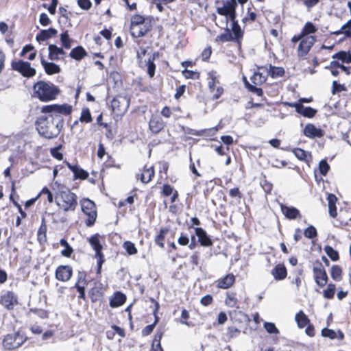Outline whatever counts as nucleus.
<instances>
[{"instance_id": "obj_40", "label": "nucleus", "mask_w": 351, "mask_h": 351, "mask_svg": "<svg viewBox=\"0 0 351 351\" xmlns=\"http://www.w3.org/2000/svg\"><path fill=\"white\" fill-rule=\"evenodd\" d=\"M145 24H150L149 22L143 16L136 14L131 19L130 25H141Z\"/></svg>"}, {"instance_id": "obj_35", "label": "nucleus", "mask_w": 351, "mask_h": 351, "mask_svg": "<svg viewBox=\"0 0 351 351\" xmlns=\"http://www.w3.org/2000/svg\"><path fill=\"white\" fill-rule=\"evenodd\" d=\"M232 22V30L234 35L235 38L237 39V41L239 43V39L243 36V32L239 25L237 21H236V17L234 18V19H230Z\"/></svg>"}, {"instance_id": "obj_49", "label": "nucleus", "mask_w": 351, "mask_h": 351, "mask_svg": "<svg viewBox=\"0 0 351 351\" xmlns=\"http://www.w3.org/2000/svg\"><path fill=\"white\" fill-rule=\"evenodd\" d=\"M304 234L306 238L313 239L317 237V230L314 226H310L304 230Z\"/></svg>"}, {"instance_id": "obj_54", "label": "nucleus", "mask_w": 351, "mask_h": 351, "mask_svg": "<svg viewBox=\"0 0 351 351\" xmlns=\"http://www.w3.org/2000/svg\"><path fill=\"white\" fill-rule=\"evenodd\" d=\"M182 73L186 78L198 79L199 77V73L198 72L193 71L188 69L184 70Z\"/></svg>"}, {"instance_id": "obj_55", "label": "nucleus", "mask_w": 351, "mask_h": 351, "mask_svg": "<svg viewBox=\"0 0 351 351\" xmlns=\"http://www.w3.org/2000/svg\"><path fill=\"white\" fill-rule=\"evenodd\" d=\"M322 335L325 337H328L331 339H334L337 337L336 332L331 329L324 328L322 330Z\"/></svg>"}, {"instance_id": "obj_16", "label": "nucleus", "mask_w": 351, "mask_h": 351, "mask_svg": "<svg viewBox=\"0 0 351 351\" xmlns=\"http://www.w3.org/2000/svg\"><path fill=\"white\" fill-rule=\"evenodd\" d=\"M303 132L306 136L310 138H320L324 136L323 130L311 123H308L304 127Z\"/></svg>"}, {"instance_id": "obj_3", "label": "nucleus", "mask_w": 351, "mask_h": 351, "mask_svg": "<svg viewBox=\"0 0 351 351\" xmlns=\"http://www.w3.org/2000/svg\"><path fill=\"white\" fill-rule=\"evenodd\" d=\"M60 198L62 203H58V204L64 211H73L75 210L77 205V197L75 193L69 189L62 191L60 192Z\"/></svg>"}, {"instance_id": "obj_47", "label": "nucleus", "mask_w": 351, "mask_h": 351, "mask_svg": "<svg viewBox=\"0 0 351 351\" xmlns=\"http://www.w3.org/2000/svg\"><path fill=\"white\" fill-rule=\"evenodd\" d=\"M335 291V285L333 284H329L326 290L324 291V296L326 298L331 299L333 298Z\"/></svg>"}, {"instance_id": "obj_8", "label": "nucleus", "mask_w": 351, "mask_h": 351, "mask_svg": "<svg viewBox=\"0 0 351 351\" xmlns=\"http://www.w3.org/2000/svg\"><path fill=\"white\" fill-rule=\"evenodd\" d=\"M130 104V98L127 95H119L112 99L111 106L114 112L122 114L128 110Z\"/></svg>"}, {"instance_id": "obj_10", "label": "nucleus", "mask_w": 351, "mask_h": 351, "mask_svg": "<svg viewBox=\"0 0 351 351\" xmlns=\"http://www.w3.org/2000/svg\"><path fill=\"white\" fill-rule=\"evenodd\" d=\"M12 68L24 77H30L36 74L35 69L31 67L30 64L27 62L22 60L13 61L12 62Z\"/></svg>"}, {"instance_id": "obj_22", "label": "nucleus", "mask_w": 351, "mask_h": 351, "mask_svg": "<svg viewBox=\"0 0 351 351\" xmlns=\"http://www.w3.org/2000/svg\"><path fill=\"white\" fill-rule=\"evenodd\" d=\"M271 274L277 280H283L287 274V269L283 265L278 264L272 269Z\"/></svg>"}, {"instance_id": "obj_25", "label": "nucleus", "mask_w": 351, "mask_h": 351, "mask_svg": "<svg viewBox=\"0 0 351 351\" xmlns=\"http://www.w3.org/2000/svg\"><path fill=\"white\" fill-rule=\"evenodd\" d=\"M125 300L126 296L123 293L117 292L110 300V306L112 308L120 306L125 303Z\"/></svg>"}, {"instance_id": "obj_34", "label": "nucleus", "mask_w": 351, "mask_h": 351, "mask_svg": "<svg viewBox=\"0 0 351 351\" xmlns=\"http://www.w3.org/2000/svg\"><path fill=\"white\" fill-rule=\"evenodd\" d=\"M29 53L26 58L29 60H33L36 58V52L34 49L33 45H25L23 50L21 51V56L25 57L26 54Z\"/></svg>"}, {"instance_id": "obj_58", "label": "nucleus", "mask_w": 351, "mask_h": 351, "mask_svg": "<svg viewBox=\"0 0 351 351\" xmlns=\"http://www.w3.org/2000/svg\"><path fill=\"white\" fill-rule=\"evenodd\" d=\"M75 287L79 293V298L85 300V287L84 285H79V283H75Z\"/></svg>"}, {"instance_id": "obj_39", "label": "nucleus", "mask_w": 351, "mask_h": 351, "mask_svg": "<svg viewBox=\"0 0 351 351\" xmlns=\"http://www.w3.org/2000/svg\"><path fill=\"white\" fill-rule=\"evenodd\" d=\"M60 244L64 247V249L61 252L62 255L66 257H70L73 253V249L68 242L64 239H62L60 241Z\"/></svg>"}, {"instance_id": "obj_41", "label": "nucleus", "mask_w": 351, "mask_h": 351, "mask_svg": "<svg viewBox=\"0 0 351 351\" xmlns=\"http://www.w3.org/2000/svg\"><path fill=\"white\" fill-rule=\"evenodd\" d=\"M324 252L332 261H337L339 260V256L338 252L335 250L331 246H325Z\"/></svg>"}, {"instance_id": "obj_59", "label": "nucleus", "mask_w": 351, "mask_h": 351, "mask_svg": "<svg viewBox=\"0 0 351 351\" xmlns=\"http://www.w3.org/2000/svg\"><path fill=\"white\" fill-rule=\"evenodd\" d=\"M151 52L152 50L149 49V47H147V48H140V49L137 51V58L138 59H142L146 55V53H148V55H149Z\"/></svg>"}, {"instance_id": "obj_52", "label": "nucleus", "mask_w": 351, "mask_h": 351, "mask_svg": "<svg viewBox=\"0 0 351 351\" xmlns=\"http://www.w3.org/2000/svg\"><path fill=\"white\" fill-rule=\"evenodd\" d=\"M330 169V166L325 160H322L319 164V171L322 176H326Z\"/></svg>"}, {"instance_id": "obj_36", "label": "nucleus", "mask_w": 351, "mask_h": 351, "mask_svg": "<svg viewBox=\"0 0 351 351\" xmlns=\"http://www.w3.org/2000/svg\"><path fill=\"white\" fill-rule=\"evenodd\" d=\"M86 53L81 45H77L75 48L73 49L70 53L71 58L79 60L82 59Z\"/></svg>"}, {"instance_id": "obj_17", "label": "nucleus", "mask_w": 351, "mask_h": 351, "mask_svg": "<svg viewBox=\"0 0 351 351\" xmlns=\"http://www.w3.org/2000/svg\"><path fill=\"white\" fill-rule=\"evenodd\" d=\"M165 124L162 118L159 116H153L149 122V126L151 131L154 133H158L165 127Z\"/></svg>"}, {"instance_id": "obj_53", "label": "nucleus", "mask_w": 351, "mask_h": 351, "mask_svg": "<svg viewBox=\"0 0 351 351\" xmlns=\"http://www.w3.org/2000/svg\"><path fill=\"white\" fill-rule=\"evenodd\" d=\"M158 318L156 316V319H155L154 323L152 324H150V325H148V326H145L143 329L142 334H143V336H147V335H150L152 332V331H153V330H154L156 323L158 322Z\"/></svg>"}, {"instance_id": "obj_15", "label": "nucleus", "mask_w": 351, "mask_h": 351, "mask_svg": "<svg viewBox=\"0 0 351 351\" xmlns=\"http://www.w3.org/2000/svg\"><path fill=\"white\" fill-rule=\"evenodd\" d=\"M268 75L267 66H261L258 67V71L251 77V80L255 85L261 84L265 82Z\"/></svg>"}, {"instance_id": "obj_13", "label": "nucleus", "mask_w": 351, "mask_h": 351, "mask_svg": "<svg viewBox=\"0 0 351 351\" xmlns=\"http://www.w3.org/2000/svg\"><path fill=\"white\" fill-rule=\"evenodd\" d=\"M0 303L7 309H12L17 304V297L12 291H7L1 295Z\"/></svg>"}, {"instance_id": "obj_38", "label": "nucleus", "mask_w": 351, "mask_h": 351, "mask_svg": "<svg viewBox=\"0 0 351 351\" xmlns=\"http://www.w3.org/2000/svg\"><path fill=\"white\" fill-rule=\"evenodd\" d=\"M333 58H337L341 60L343 62L350 63L351 62V52L341 51L332 56Z\"/></svg>"}, {"instance_id": "obj_24", "label": "nucleus", "mask_w": 351, "mask_h": 351, "mask_svg": "<svg viewBox=\"0 0 351 351\" xmlns=\"http://www.w3.org/2000/svg\"><path fill=\"white\" fill-rule=\"evenodd\" d=\"M281 210L287 218L289 219H295L298 217H300V211L295 207H289L281 205Z\"/></svg>"}, {"instance_id": "obj_20", "label": "nucleus", "mask_w": 351, "mask_h": 351, "mask_svg": "<svg viewBox=\"0 0 351 351\" xmlns=\"http://www.w3.org/2000/svg\"><path fill=\"white\" fill-rule=\"evenodd\" d=\"M64 52L62 48L58 47L57 45H49V58L51 60H58L62 59Z\"/></svg>"}, {"instance_id": "obj_7", "label": "nucleus", "mask_w": 351, "mask_h": 351, "mask_svg": "<svg viewBox=\"0 0 351 351\" xmlns=\"http://www.w3.org/2000/svg\"><path fill=\"white\" fill-rule=\"evenodd\" d=\"M99 237L100 235L97 233L88 238V242L92 248L95 251V258L97 259V274L101 273L102 265L105 261L104 256L101 252L103 247L100 243Z\"/></svg>"}, {"instance_id": "obj_9", "label": "nucleus", "mask_w": 351, "mask_h": 351, "mask_svg": "<svg viewBox=\"0 0 351 351\" xmlns=\"http://www.w3.org/2000/svg\"><path fill=\"white\" fill-rule=\"evenodd\" d=\"M25 340L19 332L8 334L3 340V347L6 350H14L21 346Z\"/></svg>"}, {"instance_id": "obj_48", "label": "nucleus", "mask_w": 351, "mask_h": 351, "mask_svg": "<svg viewBox=\"0 0 351 351\" xmlns=\"http://www.w3.org/2000/svg\"><path fill=\"white\" fill-rule=\"evenodd\" d=\"M80 121L82 122L90 123L92 121V117L88 108L83 109L81 113Z\"/></svg>"}, {"instance_id": "obj_45", "label": "nucleus", "mask_w": 351, "mask_h": 351, "mask_svg": "<svg viewBox=\"0 0 351 351\" xmlns=\"http://www.w3.org/2000/svg\"><path fill=\"white\" fill-rule=\"evenodd\" d=\"M167 233V230L161 229L160 230L159 234L155 238V242L157 245H158L160 247H164V239L165 237V234Z\"/></svg>"}, {"instance_id": "obj_27", "label": "nucleus", "mask_w": 351, "mask_h": 351, "mask_svg": "<svg viewBox=\"0 0 351 351\" xmlns=\"http://www.w3.org/2000/svg\"><path fill=\"white\" fill-rule=\"evenodd\" d=\"M94 285V287H93L90 291L91 300L93 302L97 300V299L102 295L101 292L102 289V284L99 282H95Z\"/></svg>"}, {"instance_id": "obj_31", "label": "nucleus", "mask_w": 351, "mask_h": 351, "mask_svg": "<svg viewBox=\"0 0 351 351\" xmlns=\"http://www.w3.org/2000/svg\"><path fill=\"white\" fill-rule=\"evenodd\" d=\"M57 33L55 29L50 28L47 30H43L36 37L38 42L45 41L47 38L52 37Z\"/></svg>"}, {"instance_id": "obj_12", "label": "nucleus", "mask_w": 351, "mask_h": 351, "mask_svg": "<svg viewBox=\"0 0 351 351\" xmlns=\"http://www.w3.org/2000/svg\"><path fill=\"white\" fill-rule=\"evenodd\" d=\"M73 269L69 265H60L56 270V278L62 282L69 280L72 276Z\"/></svg>"}, {"instance_id": "obj_30", "label": "nucleus", "mask_w": 351, "mask_h": 351, "mask_svg": "<svg viewBox=\"0 0 351 351\" xmlns=\"http://www.w3.org/2000/svg\"><path fill=\"white\" fill-rule=\"evenodd\" d=\"M241 331L234 326H229L227 328V332L223 335L225 341H229L231 339L235 338L239 336Z\"/></svg>"}, {"instance_id": "obj_5", "label": "nucleus", "mask_w": 351, "mask_h": 351, "mask_svg": "<svg viewBox=\"0 0 351 351\" xmlns=\"http://www.w3.org/2000/svg\"><path fill=\"white\" fill-rule=\"evenodd\" d=\"M315 32L316 28L313 23H306L301 33L292 38V41L293 43L300 41V44H314L316 40L312 34Z\"/></svg>"}, {"instance_id": "obj_18", "label": "nucleus", "mask_w": 351, "mask_h": 351, "mask_svg": "<svg viewBox=\"0 0 351 351\" xmlns=\"http://www.w3.org/2000/svg\"><path fill=\"white\" fill-rule=\"evenodd\" d=\"M195 234L198 238V241L201 245L204 247H209L213 245L212 240L208 236L206 232L202 228H195Z\"/></svg>"}, {"instance_id": "obj_43", "label": "nucleus", "mask_w": 351, "mask_h": 351, "mask_svg": "<svg viewBox=\"0 0 351 351\" xmlns=\"http://www.w3.org/2000/svg\"><path fill=\"white\" fill-rule=\"evenodd\" d=\"M75 171H73V175H74L75 179L85 180L88 176V173L87 171H86L85 170H84L83 169H82L79 165H77L75 167Z\"/></svg>"}, {"instance_id": "obj_26", "label": "nucleus", "mask_w": 351, "mask_h": 351, "mask_svg": "<svg viewBox=\"0 0 351 351\" xmlns=\"http://www.w3.org/2000/svg\"><path fill=\"white\" fill-rule=\"evenodd\" d=\"M41 64L43 66L45 72L49 75L58 73L60 71L59 66L53 62H48L45 60L42 59Z\"/></svg>"}, {"instance_id": "obj_23", "label": "nucleus", "mask_w": 351, "mask_h": 351, "mask_svg": "<svg viewBox=\"0 0 351 351\" xmlns=\"http://www.w3.org/2000/svg\"><path fill=\"white\" fill-rule=\"evenodd\" d=\"M235 281V277L233 274H227L223 278L219 280L217 286L218 287L223 289L230 287Z\"/></svg>"}, {"instance_id": "obj_19", "label": "nucleus", "mask_w": 351, "mask_h": 351, "mask_svg": "<svg viewBox=\"0 0 351 351\" xmlns=\"http://www.w3.org/2000/svg\"><path fill=\"white\" fill-rule=\"evenodd\" d=\"M150 29V24L141 25H130L131 35L134 38L144 36Z\"/></svg>"}, {"instance_id": "obj_28", "label": "nucleus", "mask_w": 351, "mask_h": 351, "mask_svg": "<svg viewBox=\"0 0 351 351\" xmlns=\"http://www.w3.org/2000/svg\"><path fill=\"white\" fill-rule=\"evenodd\" d=\"M267 71L269 75L273 78L282 77L285 74V69L282 67L274 66L271 64L267 66Z\"/></svg>"}, {"instance_id": "obj_61", "label": "nucleus", "mask_w": 351, "mask_h": 351, "mask_svg": "<svg viewBox=\"0 0 351 351\" xmlns=\"http://www.w3.org/2000/svg\"><path fill=\"white\" fill-rule=\"evenodd\" d=\"M178 243L180 245H187L189 243V239L186 234L182 233L178 239Z\"/></svg>"}, {"instance_id": "obj_51", "label": "nucleus", "mask_w": 351, "mask_h": 351, "mask_svg": "<svg viewBox=\"0 0 351 351\" xmlns=\"http://www.w3.org/2000/svg\"><path fill=\"white\" fill-rule=\"evenodd\" d=\"M264 328L267 332L269 334H278L279 330L276 328L275 324L271 322H265L264 324Z\"/></svg>"}, {"instance_id": "obj_44", "label": "nucleus", "mask_w": 351, "mask_h": 351, "mask_svg": "<svg viewBox=\"0 0 351 351\" xmlns=\"http://www.w3.org/2000/svg\"><path fill=\"white\" fill-rule=\"evenodd\" d=\"M208 88L211 92H214L215 84L218 82L216 76V73L215 71H211L208 73Z\"/></svg>"}, {"instance_id": "obj_1", "label": "nucleus", "mask_w": 351, "mask_h": 351, "mask_svg": "<svg viewBox=\"0 0 351 351\" xmlns=\"http://www.w3.org/2000/svg\"><path fill=\"white\" fill-rule=\"evenodd\" d=\"M72 108L68 104L47 105L42 108L35 125L38 134L48 139L56 138L64 127V116L71 114Z\"/></svg>"}, {"instance_id": "obj_42", "label": "nucleus", "mask_w": 351, "mask_h": 351, "mask_svg": "<svg viewBox=\"0 0 351 351\" xmlns=\"http://www.w3.org/2000/svg\"><path fill=\"white\" fill-rule=\"evenodd\" d=\"M341 268L338 265H333L331 268L330 275L333 280L339 281L341 279Z\"/></svg>"}, {"instance_id": "obj_50", "label": "nucleus", "mask_w": 351, "mask_h": 351, "mask_svg": "<svg viewBox=\"0 0 351 351\" xmlns=\"http://www.w3.org/2000/svg\"><path fill=\"white\" fill-rule=\"evenodd\" d=\"M226 304L229 307H234L237 305V300L235 295L233 293H228L226 298Z\"/></svg>"}, {"instance_id": "obj_63", "label": "nucleus", "mask_w": 351, "mask_h": 351, "mask_svg": "<svg viewBox=\"0 0 351 351\" xmlns=\"http://www.w3.org/2000/svg\"><path fill=\"white\" fill-rule=\"evenodd\" d=\"M213 302V297L210 295H206L202 298L200 302L204 306H208Z\"/></svg>"}, {"instance_id": "obj_33", "label": "nucleus", "mask_w": 351, "mask_h": 351, "mask_svg": "<svg viewBox=\"0 0 351 351\" xmlns=\"http://www.w3.org/2000/svg\"><path fill=\"white\" fill-rule=\"evenodd\" d=\"M295 319L299 328L305 327L309 322V319L303 311H300L295 315Z\"/></svg>"}, {"instance_id": "obj_29", "label": "nucleus", "mask_w": 351, "mask_h": 351, "mask_svg": "<svg viewBox=\"0 0 351 351\" xmlns=\"http://www.w3.org/2000/svg\"><path fill=\"white\" fill-rule=\"evenodd\" d=\"M156 57H158V53H154L147 60V73L150 77H153L155 74L156 65L154 63V61Z\"/></svg>"}, {"instance_id": "obj_2", "label": "nucleus", "mask_w": 351, "mask_h": 351, "mask_svg": "<svg viewBox=\"0 0 351 351\" xmlns=\"http://www.w3.org/2000/svg\"><path fill=\"white\" fill-rule=\"evenodd\" d=\"M35 97L42 101H49L56 98L59 89L52 83L39 81L34 85Z\"/></svg>"}, {"instance_id": "obj_11", "label": "nucleus", "mask_w": 351, "mask_h": 351, "mask_svg": "<svg viewBox=\"0 0 351 351\" xmlns=\"http://www.w3.org/2000/svg\"><path fill=\"white\" fill-rule=\"evenodd\" d=\"M314 278L316 284L320 287H324L328 282V275L321 263L317 262L313 268Z\"/></svg>"}, {"instance_id": "obj_4", "label": "nucleus", "mask_w": 351, "mask_h": 351, "mask_svg": "<svg viewBox=\"0 0 351 351\" xmlns=\"http://www.w3.org/2000/svg\"><path fill=\"white\" fill-rule=\"evenodd\" d=\"M237 2L236 0H227L221 3V5H217V12L221 16H225V24L228 25V19H234L237 17L236 8Z\"/></svg>"}, {"instance_id": "obj_32", "label": "nucleus", "mask_w": 351, "mask_h": 351, "mask_svg": "<svg viewBox=\"0 0 351 351\" xmlns=\"http://www.w3.org/2000/svg\"><path fill=\"white\" fill-rule=\"evenodd\" d=\"M183 130H184V133L188 134L195 135V136H203V135L206 134V132L207 131L213 132L214 133L215 131L218 130V128H217V127H214V128H211L209 129H204V130L197 131V130H193V129H191L189 128H183Z\"/></svg>"}, {"instance_id": "obj_21", "label": "nucleus", "mask_w": 351, "mask_h": 351, "mask_svg": "<svg viewBox=\"0 0 351 351\" xmlns=\"http://www.w3.org/2000/svg\"><path fill=\"white\" fill-rule=\"evenodd\" d=\"M154 176V170L153 167H145L143 171L140 174L137 175L138 179H140L143 183H148L152 179Z\"/></svg>"}, {"instance_id": "obj_62", "label": "nucleus", "mask_w": 351, "mask_h": 351, "mask_svg": "<svg viewBox=\"0 0 351 351\" xmlns=\"http://www.w3.org/2000/svg\"><path fill=\"white\" fill-rule=\"evenodd\" d=\"M79 6L84 10H88L91 7V2L90 0H78Z\"/></svg>"}, {"instance_id": "obj_57", "label": "nucleus", "mask_w": 351, "mask_h": 351, "mask_svg": "<svg viewBox=\"0 0 351 351\" xmlns=\"http://www.w3.org/2000/svg\"><path fill=\"white\" fill-rule=\"evenodd\" d=\"M344 90H345L344 85L337 83V81L332 82V93L333 95L336 94L337 93Z\"/></svg>"}, {"instance_id": "obj_37", "label": "nucleus", "mask_w": 351, "mask_h": 351, "mask_svg": "<svg viewBox=\"0 0 351 351\" xmlns=\"http://www.w3.org/2000/svg\"><path fill=\"white\" fill-rule=\"evenodd\" d=\"M293 153L294 154L295 156L300 160L308 162V158H311V154L308 152L300 148L294 149L293 150Z\"/></svg>"}, {"instance_id": "obj_60", "label": "nucleus", "mask_w": 351, "mask_h": 351, "mask_svg": "<svg viewBox=\"0 0 351 351\" xmlns=\"http://www.w3.org/2000/svg\"><path fill=\"white\" fill-rule=\"evenodd\" d=\"M341 30L347 37L351 38V20L342 27Z\"/></svg>"}, {"instance_id": "obj_64", "label": "nucleus", "mask_w": 351, "mask_h": 351, "mask_svg": "<svg viewBox=\"0 0 351 351\" xmlns=\"http://www.w3.org/2000/svg\"><path fill=\"white\" fill-rule=\"evenodd\" d=\"M76 283H79V285H87V282L86 280V274L84 272H79L78 278Z\"/></svg>"}, {"instance_id": "obj_56", "label": "nucleus", "mask_w": 351, "mask_h": 351, "mask_svg": "<svg viewBox=\"0 0 351 351\" xmlns=\"http://www.w3.org/2000/svg\"><path fill=\"white\" fill-rule=\"evenodd\" d=\"M311 45H298V52L299 56H306L310 51Z\"/></svg>"}, {"instance_id": "obj_46", "label": "nucleus", "mask_w": 351, "mask_h": 351, "mask_svg": "<svg viewBox=\"0 0 351 351\" xmlns=\"http://www.w3.org/2000/svg\"><path fill=\"white\" fill-rule=\"evenodd\" d=\"M123 247L130 255H134L137 253L135 245L130 241H125L123 243Z\"/></svg>"}, {"instance_id": "obj_6", "label": "nucleus", "mask_w": 351, "mask_h": 351, "mask_svg": "<svg viewBox=\"0 0 351 351\" xmlns=\"http://www.w3.org/2000/svg\"><path fill=\"white\" fill-rule=\"evenodd\" d=\"M82 212L87 216L85 223L90 227L94 225L97 219V211L95 203L89 199H83L80 202Z\"/></svg>"}, {"instance_id": "obj_14", "label": "nucleus", "mask_w": 351, "mask_h": 351, "mask_svg": "<svg viewBox=\"0 0 351 351\" xmlns=\"http://www.w3.org/2000/svg\"><path fill=\"white\" fill-rule=\"evenodd\" d=\"M288 105L291 107H294L298 113L305 117L312 118L317 112L315 109L308 106L305 107L300 103H288Z\"/></svg>"}]
</instances>
